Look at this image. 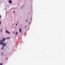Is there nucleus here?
<instances>
[{"label": "nucleus", "mask_w": 65, "mask_h": 65, "mask_svg": "<svg viewBox=\"0 0 65 65\" xmlns=\"http://www.w3.org/2000/svg\"><path fill=\"white\" fill-rule=\"evenodd\" d=\"M2 55L3 56V55H4V54H3V53H2Z\"/></svg>", "instance_id": "7"}, {"label": "nucleus", "mask_w": 65, "mask_h": 65, "mask_svg": "<svg viewBox=\"0 0 65 65\" xmlns=\"http://www.w3.org/2000/svg\"><path fill=\"white\" fill-rule=\"evenodd\" d=\"M13 33L14 34H15V33H14V32H13Z\"/></svg>", "instance_id": "16"}, {"label": "nucleus", "mask_w": 65, "mask_h": 65, "mask_svg": "<svg viewBox=\"0 0 65 65\" xmlns=\"http://www.w3.org/2000/svg\"><path fill=\"white\" fill-rule=\"evenodd\" d=\"M10 37H7L6 38V39H10Z\"/></svg>", "instance_id": "6"}, {"label": "nucleus", "mask_w": 65, "mask_h": 65, "mask_svg": "<svg viewBox=\"0 0 65 65\" xmlns=\"http://www.w3.org/2000/svg\"><path fill=\"white\" fill-rule=\"evenodd\" d=\"M26 27H27V26L26 25H25V29H26Z\"/></svg>", "instance_id": "10"}, {"label": "nucleus", "mask_w": 65, "mask_h": 65, "mask_svg": "<svg viewBox=\"0 0 65 65\" xmlns=\"http://www.w3.org/2000/svg\"><path fill=\"white\" fill-rule=\"evenodd\" d=\"M2 28H1V31L2 32Z\"/></svg>", "instance_id": "11"}, {"label": "nucleus", "mask_w": 65, "mask_h": 65, "mask_svg": "<svg viewBox=\"0 0 65 65\" xmlns=\"http://www.w3.org/2000/svg\"><path fill=\"white\" fill-rule=\"evenodd\" d=\"M19 31H20V33H22V31L21 30V28H20V29H19Z\"/></svg>", "instance_id": "4"}, {"label": "nucleus", "mask_w": 65, "mask_h": 65, "mask_svg": "<svg viewBox=\"0 0 65 65\" xmlns=\"http://www.w3.org/2000/svg\"><path fill=\"white\" fill-rule=\"evenodd\" d=\"M0 65H2V63H1V64H0Z\"/></svg>", "instance_id": "12"}, {"label": "nucleus", "mask_w": 65, "mask_h": 65, "mask_svg": "<svg viewBox=\"0 0 65 65\" xmlns=\"http://www.w3.org/2000/svg\"><path fill=\"white\" fill-rule=\"evenodd\" d=\"M6 32L7 33L9 34H10V32H9V31H7V30H6Z\"/></svg>", "instance_id": "2"}, {"label": "nucleus", "mask_w": 65, "mask_h": 65, "mask_svg": "<svg viewBox=\"0 0 65 65\" xmlns=\"http://www.w3.org/2000/svg\"><path fill=\"white\" fill-rule=\"evenodd\" d=\"M17 24L16 23V26H17Z\"/></svg>", "instance_id": "15"}, {"label": "nucleus", "mask_w": 65, "mask_h": 65, "mask_svg": "<svg viewBox=\"0 0 65 65\" xmlns=\"http://www.w3.org/2000/svg\"><path fill=\"white\" fill-rule=\"evenodd\" d=\"M9 3H10V4H11V3H12V1L10 0L9 1Z\"/></svg>", "instance_id": "3"}, {"label": "nucleus", "mask_w": 65, "mask_h": 65, "mask_svg": "<svg viewBox=\"0 0 65 65\" xmlns=\"http://www.w3.org/2000/svg\"><path fill=\"white\" fill-rule=\"evenodd\" d=\"M30 22L29 23L30 24Z\"/></svg>", "instance_id": "17"}, {"label": "nucleus", "mask_w": 65, "mask_h": 65, "mask_svg": "<svg viewBox=\"0 0 65 65\" xmlns=\"http://www.w3.org/2000/svg\"><path fill=\"white\" fill-rule=\"evenodd\" d=\"M18 32L17 31L15 34V35H18Z\"/></svg>", "instance_id": "5"}, {"label": "nucleus", "mask_w": 65, "mask_h": 65, "mask_svg": "<svg viewBox=\"0 0 65 65\" xmlns=\"http://www.w3.org/2000/svg\"><path fill=\"white\" fill-rule=\"evenodd\" d=\"M28 21V20H26V22H27Z\"/></svg>", "instance_id": "14"}, {"label": "nucleus", "mask_w": 65, "mask_h": 65, "mask_svg": "<svg viewBox=\"0 0 65 65\" xmlns=\"http://www.w3.org/2000/svg\"><path fill=\"white\" fill-rule=\"evenodd\" d=\"M1 18V16H0V18Z\"/></svg>", "instance_id": "13"}, {"label": "nucleus", "mask_w": 65, "mask_h": 65, "mask_svg": "<svg viewBox=\"0 0 65 65\" xmlns=\"http://www.w3.org/2000/svg\"><path fill=\"white\" fill-rule=\"evenodd\" d=\"M13 13H15V11H13Z\"/></svg>", "instance_id": "8"}, {"label": "nucleus", "mask_w": 65, "mask_h": 65, "mask_svg": "<svg viewBox=\"0 0 65 65\" xmlns=\"http://www.w3.org/2000/svg\"><path fill=\"white\" fill-rule=\"evenodd\" d=\"M6 40V39L3 38L2 40H0V45H2V50H3L5 46H6V44L5 42H3V41H5Z\"/></svg>", "instance_id": "1"}, {"label": "nucleus", "mask_w": 65, "mask_h": 65, "mask_svg": "<svg viewBox=\"0 0 65 65\" xmlns=\"http://www.w3.org/2000/svg\"><path fill=\"white\" fill-rule=\"evenodd\" d=\"M1 24V21H0V24Z\"/></svg>", "instance_id": "9"}]
</instances>
